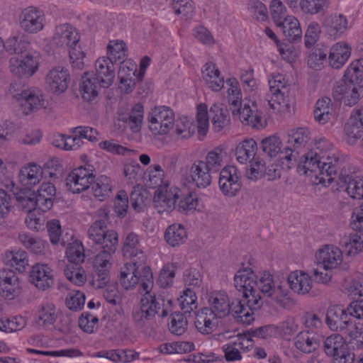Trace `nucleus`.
<instances>
[{
  "label": "nucleus",
  "mask_w": 363,
  "mask_h": 363,
  "mask_svg": "<svg viewBox=\"0 0 363 363\" xmlns=\"http://www.w3.org/2000/svg\"><path fill=\"white\" fill-rule=\"evenodd\" d=\"M311 139V133L307 128H300L293 130L289 135V146H291L292 150H295V153L299 154L298 149L304 147Z\"/></svg>",
  "instance_id": "46"
},
{
  "label": "nucleus",
  "mask_w": 363,
  "mask_h": 363,
  "mask_svg": "<svg viewBox=\"0 0 363 363\" xmlns=\"http://www.w3.org/2000/svg\"><path fill=\"white\" fill-rule=\"evenodd\" d=\"M345 130L350 143L363 136V106L354 110L345 125Z\"/></svg>",
  "instance_id": "30"
},
{
  "label": "nucleus",
  "mask_w": 363,
  "mask_h": 363,
  "mask_svg": "<svg viewBox=\"0 0 363 363\" xmlns=\"http://www.w3.org/2000/svg\"><path fill=\"white\" fill-rule=\"evenodd\" d=\"M169 318V331L177 336H180L184 333L187 328V320L184 316V313L174 312L171 314Z\"/></svg>",
  "instance_id": "57"
},
{
  "label": "nucleus",
  "mask_w": 363,
  "mask_h": 363,
  "mask_svg": "<svg viewBox=\"0 0 363 363\" xmlns=\"http://www.w3.org/2000/svg\"><path fill=\"white\" fill-rule=\"evenodd\" d=\"M195 349L193 342H165L160 346V351L164 354L186 353Z\"/></svg>",
  "instance_id": "48"
},
{
  "label": "nucleus",
  "mask_w": 363,
  "mask_h": 363,
  "mask_svg": "<svg viewBox=\"0 0 363 363\" xmlns=\"http://www.w3.org/2000/svg\"><path fill=\"white\" fill-rule=\"evenodd\" d=\"M264 174L268 177L269 180H274L281 177V170L276 164H271L267 167L262 159H255L252 167L250 168L249 178L257 179Z\"/></svg>",
  "instance_id": "36"
},
{
  "label": "nucleus",
  "mask_w": 363,
  "mask_h": 363,
  "mask_svg": "<svg viewBox=\"0 0 363 363\" xmlns=\"http://www.w3.org/2000/svg\"><path fill=\"white\" fill-rule=\"evenodd\" d=\"M269 91L272 94L269 104L273 109L288 111L294 104L290 95V84L281 74H274L269 80Z\"/></svg>",
  "instance_id": "9"
},
{
  "label": "nucleus",
  "mask_w": 363,
  "mask_h": 363,
  "mask_svg": "<svg viewBox=\"0 0 363 363\" xmlns=\"http://www.w3.org/2000/svg\"><path fill=\"white\" fill-rule=\"evenodd\" d=\"M219 188L228 196H235L242 187L241 175L235 166H226L220 172Z\"/></svg>",
  "instance_id": "13"
},
{
  "label": "nucleus",
  "mask_w": 363,
  "mask_h": 363,
  "mask_svg": "<svg viewBox=\"0 0 363 363\" xmlns=\"http://www.w3.org/2000/svg\"><path fill=\"white\" fill-rule=\"evenodd\" d=\"M187 238L184 227L178 223L169 225L164 233V239L168 245L177 247L182 245Z\"/></svg>",
  "instance_id": "43"
},
{
  "label": "nucleus",
  "mask_w": 363,
  "mask_h": 363,
  "mask_svg": "<svg viewBox=\"0 0 363 363\" xmlns=\"http://www.w3.org/2000/svg\"><path fill=\"white\" fill-rule=\"evenodd\" d=\"M240 292L242 294V298L233 301L230 315L237 322L249 325L254 320L252 310L259 308L250 306L247 301L251 300V296L247 291L242 290Z\"/></svg>",
  "instance_id": "18"
},
{
  "label": "nucleus",
  "mask_w": 363,
  "mask_h": 363,
  "mask_svg": "<svg viewBox=\"0 0 363 363\" xmlns=\"http://www.w3.org/2000/svg\"><path fill=\"white\" fill-rule=\"evenodd\" d=\"M225 156V152H223V149L216 147L207 154L203 163L211 172H216L223 166Z\"/></svg>",
  "instance_id": "53"
},
{
  "label": "nucleus",
  "mask_w": 363,
  "mask_h": 363,
  "mask_svg": "<svg viewBox=\"0 0 363 363\" xmlns=\"http://www.w3.org/2000/svg\"><path fill=\"white\" fill-rule=\"evenodd\" d=\"M330 99L323 97L317 101L314 110V118L319 123L325 124L330 118L331 110Z\"/></svg>",
  "instance_id": "47"
},
{
  "label": "nucleus",
  "mask_w": 363,
  "mask_h": 363,
  "mask_svg": "<svg viewBox=\"0 0 363 363\" xmlns=\"http://www.w3.org/2000/svg\"><path fill=\"white\" fill-rule=\"evenodd\" d=\"M211 172L207 168L203 160H196L189 169L191 182L198 188H206L212 182Z\"/></svg>",
  "instance_id": "27"
},
{
  "label": "nucleus",
  "mask_w": 363,
  "mask_h": 363,
  "mask_svg": "<svg viewBox=\"0 0 363 363\" xmlns=\"http://www.w3.org/2000/svg\"><path fill=\"white\" fill-rule=\"evenodd\" d=\"M29 274L30 283L39 290L45 291L54 284L53 270L46 264H34Z\"/></svg>",
  "instance_id": "19"
},
{
  "label": "nucleus",
  "mask_w": 363,
  "mask_h": 363,
  "mask_svg": "<svg viewBox=\"0 0 363 363\" xmlns=\"http://www.w3.org/2000/svg\"><path fill=\"white\" fill-rule=\"evenodd\" d=\"M143 114V106L141 104H136L129 113L120 118V121L125 123L132 132L138 133L142 127Z\"/></svg>",
  "instance_id": "42"
},
{
  "label": "nucleus",
  "mask_w": 363,
  "mask_h": 363,
  "mask_svg": "<svg viewBox=\"0 0 363 363\" xmlns=\"http://www.w3.org/2000/svg\"><path fill=\"white\" fill-rule=\"evenodd\" d=\"M211 119L213 128L216 131H220L228 125L230 117L226 109H223L218 105H213L207 111L205 104H200L197 108L196 121L198 123V132L205 135L208 128V119Z\"/></svg>",
  "instance_id": "11"
},
{
  "label": "nucleus",
  "mask_w": 363,
  "mask_h": 363,
  "mask_svg": "<svg viewBox=\"0 0 363 363\" xmlns=\"http://www.w3.org/2000/svg\"><path fill=\"white\" fill-rule=\"evenodd\" d=\"M234 286L238 291L244 290L251 296L248 300L250 306L260 308L262 298H268L279 306H283L288 290L281 285L276 284L272 275L269 272L263 273L257 279L251 269H240L235 275Z\"/></svg>",
  "instance_id": "2"
},
{
  "label": "nucleus",
  "mask_w": 363,
  "mask_h": 363,
  "mask_svg": "<svg viewBox=\"0 0 363 363\" xmlns=\"http://www.w3.org/2000/svg\"><path fill=\"white\" fill-rule=\"evenodd\" d=\"M339 244L341 250L334 245H326L316 254L317 260L323 270L336 268L342 262L343 253L347 256H353L361 252L363 249V238L356 233L344 235L340 240Z\"/></svg>",
  "instance_id": "3"
},
{
  "label": "nucleus",
  "mask_w": 363,
  "mask_h": 363,
  "mask_svg": "<svg viewBox=\"0 0 363 363\" xmlns=\"http://www.w3.org/2000/svg\"><path fill=\"white\" fill-rule=\"evenodd\" d=\"M18 100L21 102L27 115L44 106L42 92L36 87H30L21 91L18 94Z\"/></svg>",
  "instance_id": "23"
},
{
  "label": "nucleus",
  "mask_w": 363,
  "mask_h": 363,
  "mask_svg": "<svg viewBox=\"0 0 363 363\" xmlns=\"http://www.w3.org/2000/svg\"><path fill=\"white\" fill-rule=\"evenodd\" d=\"M328 0H301L300 11L305 14L315 15L324 13L328 8Z\"/></svg>",
  "instance_id": "49"
},
{
  "label": "nucleus",
  "mask_w": 363,
  "mask_h": 363,
  "mask_svg": "<svg viewBox=\"0 0 363 363\" xmlns=\"http://www.w3.org/2000/svg\"><path fill=\"white\" fill-rule=\"evenodd\" d=\"M69 75L68 70L62 67L52 69L46 77V83L51 91L62 93L68 87Z\"/></svg>",
  "instance_id": "26"
},
{
  "label": "nucleus",
  "mask_w": 363,
  "mask_h": 363,
  "mask_svg": "<svg viewBox=\"0 0 363 363\" xmlns=\"http://www.w3.org/2000/svg\"><path fill=\"white\" fill-rule=\"evenodd\" d=\"M208 301L209 307L204 308L206 314H209L213 318H222L230 314L233 301H230L225 292L213 291L211 293Z\"/></svg>",
  "instance_id": "15"
},
{
  "label": "nucleus",
  "mask_w": 363,
  "mask_h": 363,
  "mask_svg": "<svg viewBox=\"0 0 363 363\" xmlns=\"http://www.w3.org/2000/svg\"><path fill=\"white\" fill-rule=\"evenodd\" d=\"M257 150V145L255 140L252 138L245 139L240 142L235 148L236 159L241 164L250 161L251 167H252L254 160L260 159L255 157Z\"/></svg>",
  "instance_id": "38"
},
{
  "label": "nucleus",
  "mask_w": 363,
  "mask_h": 363,
  "mask_svg": "<svg viewBox=\"0 0 363 363\" xmlns=\"http://www.w3.org/2000/svg\"><path fill=\"white\" fill-rule=\"evenodd\" d=\"M230 342L223 346L225 358L228 362H235L242 359L240 350L249 351V347H252V342Z\"/></svg>",
  "instance_id": "44"
},
{
  "label": "nucleus",
  "mask_w": 363,
  "mask_h": 363,
  "mask_svg": "<svg viewBox=\"0 0 363 363\" xmlns=\"http://www.w3.org/2000/svg\"><path fill=\"white\" fill-rule=\"evenodd\" d=\"M147 279V282L143 284V289L142 290L143 296L140 299V310L142 317L149 320L155 317L156 314L160 316L166 317L168 315V305L172 304L171 300H165L162 296H156L152 291L154 281L150 280V275Z\"/></svg>",
  "instance_id": "7"
},
{
  "label": "nucleus",
  "mask_w": 363,
  "mask_h": 363,
  "mask_svg": "<svg viewBox=\"0 0 363 363\" xmlns=\"http://www.w3.org/2000/svg\"><path fill=\"white\" fill-rule=\"evenodd\" d=\"M37 57L36 52H28L25 56L11 57V72L18 77L32 76L38 69Z\"/></svg>",
  "instance_id": "16"
},
{
  "label": "nucleus",
  "mask_w": 363,
  "mask_h": 363,
  "mask_svg": "<svg viewBox=\"0 0 363 363\" xmlns=\"http://www.w3.org/2000/svg\"><path fill=\"white\" fill-rule=\"evenodd\" d=\"M16 199L18 205L28 213H33V211L38 208L35 192L30 189H21L16 194Z\"/></svg>",
  "instance_id": "45"
},
{
  "label": "nucleus",
  "mask_w": 363,
  "mask_h": 363,
  "mask_svg": "<svg viewBox=\"0 0 363 363\" xmlns=\"http://www.w3.org/2000/svg\"><path fill=\"white\" fill-rule=\"evenodd\" d=\"M174 13L185 20L191 19L194 13V6L191 0H172Z\"/></svg>",
  "instance_id": "58"
},
{
  "label": "nucleus",
  "mask_w": 363,
  "mask_h": 363,
  "mask_svg": "<svg viewBox=\"0 0 363 363\" xmlns=\"http://www.w3.org/2000/svg\"><path fill=\"white\" fill-rule=\"evenodd\" d=\"M290 43H296L302 38V30L298 20L293 16H287L277 25Z\"/></svg>",
  "instance_id": "33"
},
{
  "label": "nucleus",
  "mask_w": 363,
  "mask_h": 363,
  "mask_svg": "<svg viewBox=\"0 0 363 363\" xmlns=\"http://www.w3.org/2000/svg\"><path fill=\"white\" fill-rule=\"evenodd\" d=\"M20 294L19 281L14 273L5 269L0 270V296L12 300Z\"/></svg>",
  "instance_id": "22"
},
{
  "label": "nucleus",
  "mask_w": 363,
  "mask_h": 363,
  "mask_svg": "<svg viewBox=\"0 0 363 363\" xmlns=\"http://www.w3.org/2000/svg\"><path fill=\"white\" fill-rule=\"evenodd\" d=\"M93 194L99 201H104L111 192L110 179L104 175L99 177L96 182L92 183Z\"/></svg>",
  "instance_id": "52"
},
{
  "label": "nucleus",
  "mask_w": 363,
  "mask_h": 363,
  "mask_svg": "<svg viewBox=\"0 0 363 363\" xmlns=\"http://www.w3.org/2000/svg\"><path fill=\"white\" fill-rule=\"evenodd\" d=\"M213 319L209 314H206L205 308H203L201 313L196 315L195 326L201 333L209 334L216 325L213 322Z\"/></svg>",
  "instance_id": "61"
},
{
  "label": "nucleus",
  "mask_w": 363,
  "mask_h": 363,
  "mask_svg": "<svg viewBox=\"0 0 363 363\" xmlns=\"http://www.w3.org/2000/svg\"><path fill=\"white\" fill-rule=\"evenodd\" d=\"M324 350L333 363H353L354 354L347 342H325Z\"/></svg>",
  "instance_id": "20"
},
{
  "label": "nucleus",
  "mask_w": 363,
  "mask_h": 363,
  "mask_svg": "<svg viewBox=\"0 0 363 363\" xmlns=\"http://www.w3.org/2000/svg\"><path fill=\"white\" fill-rule=\"evenodd\" d=\"M328 51L326 48H315L312 52L308 55V65L310 67L319 69L325 62L328 61Z\"/></svg>",
  "instance_id": "60"
},
{
  "label": "nucleus",
  "mask_w": 363,
  "mask_h": 363,
  "mask_svg": "<svg viewBox=\"0 0 363 363\" xmlns=\"http://www.w3.org/2000/svg\"><path fill=\"white\" fill-rule=\"evenodd\" d=\"M333 94L336 100H344V104L355 105L363 96V69L357 63H352L345 72L343 79L336 83Z\"/></svg>",
  "instance_id": "5"
},
{
  "label": "nucleus",
  "mask_w": 363,
  "mask_h": 363,
  "mask_svg": "<svg viewBox=\"0 0 363 363\" xmlns=\"http://www.w3.org/2000/svg\"><path fill=\"white\" fill-rule=\"evenodd\" d=\"M196 291L191 288H186L183 294L178 298L184 313H190L197 308Z\"/></svg>",
  "instance_id": "54"
},
{
  "label": "nucleus",
  "mask_w": 363,
  "mask_h": 363,
  "mask_svg": "<svg viewBox=\"0 0 363 363\" xmlns=\"http://www.w3.org/2000/svg\"><path fill=\"white\" fill-rule=\"evenodd\" d=\"M149 129L155 135H166L173 129L175 116L173 110L166 106H155L147 117Z\"/></svg>",
  "instance_id": "12"
},
{
  "label": "nucleus",
  "mask_w": 363,
  "mask_h": 363,
  "mask_svg": "<svg viewBox=\"0 0 363 363\" xmlns=\"http://www.w3.org/2000/svg\"><path fill=\"white\" fill-rule=\"evenodd\" d=\"M18 239L21 244L33 254L40 255L44 250V242L41 239L34 238L28 233H19Z\"/></svg>",
  "instance_id": "50"
},
{
  "label": "nucleus",
  "mask_w": 363,
  "mask_h": 363,
  "mask_svg": "<svg viewBox=\"0 0 363 363\" xmlns=\"http://www.w3.org/2000/svg\"><path fill=\"white\" fill-rule=\"evenodd\" d=\"M114 62L108 57L99 58L95 63V79L101 82L104 88L109 87L113 82L115 77Z\"/></svg>",
  "instance_id": "25"
},
{
  "label": "nucleus",
  "mask_w": 363,
  "mask_h": 363,
  "mask_svg": "<svg viewBox=\"0 0 363 363\" xmlns=\"http://www.w3.org/2000/svg\"><path fill=\"white\" fill-rule=\"evenodd\" d=\"M325 321L332 330L343 329L349 322L347 311L338 306H330L327 311Z\"/></svg>",
  "instance_id": "39"
},
{
  "label": "nucleus",
  "mask_w": 363,
  "mask_h": 363,
  "mask_svg": "<svg viewBox=\"0 0 363 363\" xmlns=\"http://www.w3.org/2000/svg\"><path fill=\"white\" fill-rule=\"evenodd\" d=\"M108 57L113 60L114 62L118 61L124 62V59L127 56V48L125 44L123 42H116L108 44Z\"/></svg>",
  "instance_id": "62"
},
{
  "label": "nucleus",
  "mask_w": 363,
  "mask_h": 363,
  "mask_svg": "<svg viewBox=\"0 0 363 363\" xmlns=\"http://www.w3.org/2000/svg\"><path fill=\"white\" fill-rule=\"evenodd\" d=\"M91 166L74 169L66 178V186L74 194L86 190L94 181Z\"/></svg>",
  "instance_id": "14"
},
{
  "label": "nucleus",
  "mask_w": 363,
  "mask_h": 363,
  "mask_svg": "<svg viewBox=\"0 0 363 363\" xmlns=\"http://www.w3.org/2000/svg\"><path fill=\"white\" fill-rule=\"evenodd\" d=\"M149 179L147 185L150 188H161L163 184L164 171L160 164H155L149 167Z\"/></svg>",
  "instance_id": "64"
},
{
  "label": "nucleus",
  "mask_w": 363,
  "mask_h": 363,
  "mask_svg": "<svg viewBox=\"0 0 363 363\" xmlns=\"http://www.w3.org/2000/svg\"><path fill=\"white\" fill-rule=\"evenodd\" d=\"M4 50L10 54L25 56L29 51L30 43L26 35L21 32H16L4 42Z\"/></svg>",
  "instance_id": "31"
},
{
  "label": "nucleus",
  "mask_w": 363,
  "mask_h": 363,
  "mask_svg": "<svg viewBox=\"0 0 363 363\" xmlns=\"http://www.w3.org/2000/svg\"><path fill=\"white\" fill-rule=\"evenodd\" d=\"M101 84V82L95 79L93 74L84 73L79 86L82 99L87 101L94 100L98 96L100 88L103 87Z\"/></svg>",
  "instance_id": "35"
},
{
  "label": "nucleus",
  "mask_w": 363,
  "mask_h": 363,
  "mask_svg": "<svg viewBox=\"0 0 363 363\" xmlns=\"http://www.w3.org/2000/svg\"><path fill=\"white\" fill-rule=\"evenodd\" d=\"M42 174L43 172L40 166L30 163L20 169L18 178L22 185L29 188L40 182Z\"/></svg>",
  "instance_id": "40"
},
{
  "label": "nucleus",
  "mask_w": 363,
  "mask_h": 363,
  "mask_svg": "<svg viewBox=\"0 0 363 363\" xmlns=\"http://www.w3.org/2000/svg\"><path fill=\"white\" fill-rule=\"evenodd\" d=\"M150 275V280L153 281V275L150 268L145 264L139 265L136 262H128L121 268L120 283L125 289L129 290L140 284L139 292L142 294L143 284L147 282V279Z\"/></svg>",
  "instance_id": "10"
},
{
  "label": "nucleus",
  "mask_w": 363,
  "mask_h": 363,
  "mask_svg": "<svg viewBox=\"0 0 363 363\" xmlns=\"http://www.w3.org/2000/svg\"><path fill=\"white\" fill-rule=\"evenodd\" d=\"M323 26L334 38L340 37L348 28V21L342 14H331L325 18Z\"/></svg>",
  "instance_id": "28"
},
{
  "label": "nucleus",
  "mask_w": 363,
  "mask_h": 363,
  "mask_svg": "<svg viewBox=\"0 0 363 363\" xmlns=\"http://www.w3.org/2000/svg\"><path fill=\"white\" fill-rule=\"evenodd\" d=\"M226 82L230 85V88L228 89V101L230 110L232 113L234 108L237 109L239 107H241L242 104L244 103L242 101V94L238 86V82L236 79H229Z\"/></svg>",
  "instance_id": "55"
},
{
  "label": "nucleus",
  "mask_w": 363,
  "mask_h": 363,
  "mask_svg": "<svg viewBox=\"0 0 363 363\" xmlns=\"http://www.w3.org/2000/svg\"><path fill=\"white\" fill-rule=\"evenodd\" d=\"M99 219L96 220L89 227L87 235L89 244L95 245L99 252L94 261V271L90 284L95 289H101L109 281V272L107 265L115 253L118 244V235L113 230L107 229L108 211L105 208L98 211Z\"/></svg>",
  "instance_id": "1"
},
{
  "label": "nucleus",
  "mask_w": 363,
  "mask_h": 363,
  "mask_svg": "<svg viewBox=\"0 0 363 363\" xmlns=\"http://www.w3.org/2000/svg\"><path fill=\"white\" fill-rule=\"evenodd\" d=\"M287 282L292 291L301 295L309 293L313 286L311 277L301 271L291 272L287 277Z\"/></svg>",
  "instance_id": "29"
},
{
  "label": "nucleus",
  "mask_w": 363,
  "mask_h": 363,
  "mask_svg": "<svg viewBox=\"0 0 363 363\" xmlns=\"http://www.w3.org/2000/svg\"><path fill=\"white\" fill-rule=\"evenodd\" d=\"M4 262L19 272L23 273L28 266V256L23 250L6 251L4 255Z\"/></svg>",
  "instance_id": "41"
},
{
  "label": "nucleus",
  "mask_w": 363,
  "mask_h": 363,
  "mask_svg": "<svg viewBox=\"0 0 363 363\" xmlns=\"http://www.w3.org/2000/svg\"><path fill=\"white\" fill-rule=\"evenodd\" d=\"M232 115L234 119L239 120L244 125L252 127H257L261 125V114L258 113L254 102H252V105L250 104V102H245L242 104L241 107L237 109L234 108Z\"/></svg>",
  "instance_id": "24"
},
{
  "label": "nucleus",
  "mask_w": 363,
  "mask_h": 363,
  "mask_svg": "<svg viewBox=\"0 0 363 363\" xmlns=\"http://www.w3.org/2000/svg\"><path fill=\"white\" fill-rule=\"evenodd\" d=\"M183 281L186 288L199 290L202 285V275L197 269L190 267L184 270Z\"/></svg>",
  "instance_id": "59"
},
{
  "label": "nucleus",
  "mask_w": 363,
  "mask_h": 363,
  "mask_svg": "<svg viewBox=\"0 0 363 363\" xmlns=\"http://www.w3.org/2000/svg\"><path fill=\"white\" fill-rule=\"evenodd\" d=\"M123 253L130 262H136L139 265L146 263V255L142 249L138 235L134 233H129L126 235Z\"/></svg>",
  "instance_id": "21"
},
{
  "label": "nucleus",
  "mask_w": 363,
  "mask_h": 363,
  "mask_svg": "<svg viewBox=\"0 0 363 363\" xmlns=\"http://www.w3.org/2000/svg\"><path fill=\"white\" fill-rule=\"evenodd\" d=\"M259 148L264 156L269 160L277 157L287 169L294 166L298 160V153H295V150H292L291 146H286L282 150L280 138L276 135L264 138L259 144Z\"/></svg>",
  "instance_id": "8"
},
{
  "label": "nucleus",
  "mask_w": 363,
  "mask_h": 363,
  "mask_svg": "<svg viewBox=\"0 0 363 363\" xmlns=\"http://www.w3.org/2000/svg\"><path fill=\"white\" fill-rule=\"evenodd\" d=\"M57 317L55 306L52 303H46L38 311L37 323L40 326L48 327L55 322Z\"/></svg>",
  "instance_id": "51"
},
{
  "label": "nucleus",
  "mask_w": 363,
  "mask_h": 363,
  "mask_svg": "<svg viewBox=\"0 0 363 363\" xmlns=\"http://www.w3.org/2000/svg\"><path fill=\"white\" fill-rule=\"evenodd\" d=\"M179 199L178 189H174V192L168 190L166 186L158 188L154 196V201L158 203H164L168 208L174 207L177 199Z\"/></svg>",
  "instance_id": "56"
},
{
  "label": "nucleus",
  "mask_w": 363,
  "mask_h": 363,
  "mask_svg": "<svg viewBox=\"0 0 363 363\" xmlns=\"http://www.w3.org/2000/svg\"><path fill=\"white\" fill-rule=\"evenodd\" d=\"M330 65L335 69L341 68L351 55V48L345 43L334 45L328 53Z\"/></svg>",
  "instance_id": "32"
},
{
  "label": "nucleus",
  "mask_w": 363,
  "mask_h": 363,
  "mask_svg": "<svg viewBox=\"0 0 363 363\" xmlns=\"http://www.w3.org/2000/svg\"><path fill=\"white\" fill-rule=\"evenodd\" d=\"M303 157V160H301V164H299L298 168H302L305 174L308 172L314 173L315 177L319 180L320 183L330 184L335 180L337 169L341 167L338 157L330 155L321 156L315 150L308 151Z\"/></svg>",
  "instance_id": "4"
},
{
  "label": "nucleus",
  "mask_w": 363,
  "mask_h": 363,
  "mask_svg": "<svg viewBox=\"0 0 363 363\" xmlns=\"http://www.w3.org/2000/svg\"><path fill=\"white\" fill-rule=\"evenodd\" d=\"M45 16L40 10L35 7L25 9L19 19L21 28L28 33H37L44 28Z\"/></svg>",
  "instance_id": "17"
},
{
  "label": "nucleus",
  "mask_w": 363,
  "mask_h": 363,
  "mask_svg": "<svg viewBox=\"0 0 363 363\" xmlns=\"http://www.w3.org/2000/svg\"><path fill=\"white\" fill-rule=\"evenodd\" d=\"M79 38V35L75 28L69 23H63L56 26L52 41L57 47L68 48L72 67L82 69L84 66L85 55L80 47L77 46Z\"/></svg>",
  "instance_id": "6"
},
{
  "label": "nucleus",
  "mask_w": 363,
  "mask_h": 363,
  "mask_svg": "<svg viewBox=\"0 0 363 363\" xmlns=\"http://www.w3.org/2000/svg\"><path fill=\"white\" fill-rule=\"evenodd\" d=\"M202 77L208 87L213 91H220L224 86L223 77H220V72L213 62H207L203 66Z\"/></svg>",
  "instance_id": "37"
},
{
  "label": "nucleus",
  "mask_w": 363,
  "mask_h": 363,
  "mask_svg": "<svg viewBox=\"0 0 363 363\" xmlns=\"http://www.w3.org/2000/svg\"><path fill=\"white\" fill-rule=\"evenodd\" d=\"M66 255L70 264L79 265L84 262L85 256L84 254V247L81 243L74 242L70 245L66 250Z\"/></svg>",
  "instance_id": "63"
},
{
  "label": "nucleus",
  "mask_w": 363,
  "mask_h": 363,
  "mask_svg": "<svg viewBox=\"0 0 363 363\" xmlns=\"http://www.w3.org/2000/svg\"><path fill=\"white\" fill-rule=\"evenodd\" d=\"M36 200L38 203V208L43 212L50 210L56 199V189L50 183H43L37 192H35Z\"/></svg>",
  "instance_id": "34"
}]
</instances>
